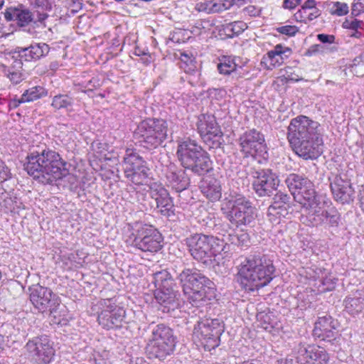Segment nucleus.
<instances>
[{
    "label": "nucleus",
    "mask_w": 364,
    "mask_h": 364,
    "mask_svg": "<svg viewBox=\"0 0 364 364\" xmlns=\"http://www.w3.org/2000/svg\"><path fill=\"white\" fill-rule=\"evenodd\" d=\"M318 122L304 115L290 122L287 138L294 152L304 159H316L323 153V138Z\"/></svg>",
    "instance_id": "1"
},
{
    "label": "nucleus",
    "mask_w": 364,
    "mask_h": 364,
    "mask_svg": "<svg viewBox=\"0 0 364 364\" xmlns=\"http://www.w3.org/2000/svg\"><path fill=\"white\" fill-rule=\"evenodd\" d=\"M275 271L269 255L260 252L250 255L239 266L238 281L245 291H254L269 284Z\"/></svg>",
    "instance_id": "2"
},
{
    "label": "nucleus",
    "mask_w": 364,
    "mask_h": 364,
    "mask_svg": "<svg viewBox=\"0 0 364 364\" xmlns=\"http://www.w3.org/2000/svg\"><path fill=\"white\" fill-rule=\"evenodd\" d=\"M188 301L198 306L214 295V283L196 269L185 268L177 276Z\"/></svg>",
    "instance_id": "3"
},
{
    "label": "nucleus",
    "mask_w": 364,
    "mask_h": 364,
    "mask_svg": "<svg viewBox=\"0 0 364 364\" xmlns=\"http://www.w3.org/2000/svg\"><path fill=\"white\" fill-rule=\"evenodd\" d=\"M176 155L184 168L190 169L198 176L212 170L208 154L196 141L189 138L178 142Z\"/></svg>",
    "instance_id": "4"
},
{
    "label": "nucleus",
    "mask_w": 364,
    "mask_h": 364,
    "mask_svg": "<svg viewBox=\"0 0 364 364\" xmlns=\"http://www.w3.org/2000/svg\"><path fill=\"white\" fill-rule=\"evenodd\" d=\"M222 210L226 218L237 228L252 227L257 218L256 208L252 203L241 194H230L223 201Z\"/></svg>",
    "instance_id": "5"
},
{
    "label": "nucleus",
    "mask_w": 364,
    "mask_h": 364,
    "mask_svg": "<svg viewBox=\"0 0 364 364\" xmlns=\"http://www.w3.org/2000/svg\"><path fill=\"white\" fill-rule=\"evenodd\" d=\"M176 337L173 330L168 326L161 323L154 326L148 340L146 351L149 358L164 360L171 355L176 348Z\"/></svg>",
    "instance_id": "6"
},
{
    "label": "nucleus",
    "mask_w": 364,
    "mask_h": 364,
    "mask_svg": "<svg viewBox=\"0 0 364 364\" xmlns=\"http://www.w3.org/2000/svg\"><path fill=\"white\" fill-rule=\"evenodd\" d=\"M168 124L162 119L147 118L138 124L134 134L141 146L154 149L162 144L167 137Z\"/></svg>",
    "instance_id": "7"
},
{
    "label": "nucleus",
    "mask_w": 364,
    "mask_h": 364,
    "mask_svg": "<svg viewBox=\"0 0 364 364\" xmlns=\"http://www.w3.org/2000/svg\"><path fill=\"white\" fill-rule=\"evenodd\" d=\"M154 279L156 286L158 287L154 296L160 305V309L164 313L172 315L180 306V294L173 289V280L166 271L156 273Z\"/></svg>",
    "instance_id": "8"
},
{
    "label": "nucleus",
    "mask_w": 364,
    "mask_h": 364,
    "mask_svg": "<svg viewBox=\"0 0 364 364\" xmlns=\"http://www.w3.org/2000/svg\"><path fill=\"white\" fill-rule=\"evenodd\" d=\"M129 242L143 252H157L163 247L161 234L151 225L135 223Z\"/></svg>",
    "instance_id": "9"
},
{
    "label": "nucleus",
    "mask_w": 364,
    "mask_h": 364,
    "mask_svg": "<svg viewBox=\"0 0 364 364\" xmlns=\"http://www.w3.org/2000/svg\"><path fill=\"white\" fill-rule=\"evenodd\" d=\"M185 245L191 257L206 267L215 260L217 250L214 247L216 239L212 235L195 233L184 240Z\"/></svg>",
    "instance_id": "10"
},
{
    "label": "nucleus",
    "mask_w": 364,
    "mask_h": 364,
    "mask_svg": "<svg viewBox=\"0 0 364 364\" xmlns=\"http://www.w3.org/2000/svg\"><path fill=\"white\" fill-rule=\"evenodd\" d=\"M285 183L294 199L303 205L306 210L321 196L316 194L314 184L307 178L296 173L289 174Z\"/></svg>",
    "instance_id": "11"
},
{
    "label": "nucleus",
    "mask_w": 364,
    "mask_h": 364,
    "mask_svg": "<svg viewBox=\"0 0 364 364\" xmlns=\"http://www.w3.org/2000/svg\"><path fill=\"white\" fill-rule=\"evenodd\" d=\"M125 177L136 185H141L149 177L150 168L147 163L134 150L127 149L123 160Z\"/></svg>",
    "instance_id": "12"
},
{
    "label": "nucleus",
    "mask_w": 364,
    "mask_h": 364,
    "mask_svg": "<svg viewBox=\"0 0 364 364\" xmlns=\"http://www.w3.org/2000/svg\"><path fill=\"white\" fill-rule=\"evenodd\" d=\"M326 204L323 198L321 196L306 210L309 221L312 226L321 225H327L332 228L338 226L341 220L338 211L333 207L326 209Z\"/></svg>",
    "instance_id": "13"
},
{
    "label": "nucleus",
    "mask_w": 364,
    "mask_h": 364,
    "mask_svg": "<svg viewBox=\"0 0 364 364\" xmlns=\"http://www.w3.org/2000/svg\"><path fill=\"white\" fill-rule=\"evenodd\" d=\"M24 348L35 364H49L55 356V349L47 336H36L28 340Z\"/></svg>",
    "instance_id": "14"
},
{
    "label": "nucleus",
    "mask_w": 364,
    "mask_h": 364,
    "mask_svg": "<svg viewBox=\"0 0 364 364\" xmlns=\"http://www.w3.org/2000/svg\"><path fill=\"white\" fill-rule=\"evenodd\" d=\"M98 306L100 312L97 321L102 328L109 330L121 326L125 311L116 304L114 298L101 299L98 302Z\"/></svg>",
    "instance_id": "15"
},
{
    "label": "nucleus",
    "mask_w": 364,
    "mask_h": 364,
    "mask_svg": "<svg viewBox=\"0 0 364 364\" xmlns=\"http://www.w3.org/2000/svg\"><path fill=\"white\" fill-rule=\"evenodd\" d=\"M44 155L45 172L41 177V183L52 184L68 174L67 164L58 152L44 148Z\"/></svg>",
    "instance_id": "16"
},
{
    "label": "nucleus",
    "mask_w": 364,
    "mask_h": 364,
    "mask_svg": "<svg viewBox=\"0 0 364 364\" xmlns=\"http://www.w3.org/2000/svg\"><path fill=\"white\" fill-rule=\"evenodd\" d=\"M30 301L41 312L55 313L60 306L59 297L49 288L36 284L29 288Z\"/></svg>",
    "instance_id": "17"
},
{
    "label": "nucleus",
    "mask_w": 364,
    "mask_h": 364,
    "mask_svg": "<svg viewBox=\"0 0 364 364\" xmlns=\"http://www.w3.org/2000/svg\"><path fill=\"white\" fill-rule=\"evenodd\" d=\"M253 189L259 197L270 196L277 191L279 179L271 169H259L252 173Z\"/></svg>",
    "instance_id": "18"
},
{
    "label": "nucleus",
    "mask_w": 364,
    "mask_h": 364,
    "mask_svg": "<svg viewBox=\"0 0 364 364\" xmlns=\"http://www.w3.org/2000/svg\"><path fill=\"white\" fill-rule=\"evenodd\" d=\"M198 133L205 143L212 141L213 147H220L223 134L218 126L215 116L203 114L199 116L197 122Z\"/></svg>",
    "instance_id": "19"
},
{
    "label": "nucleus",
    "mask_w": 364,
    "mask_h": 364,
    "mask_svg": "<svg viewBox=\"0 0 364 364\" xmlns=\"http://www.w3.org/2000/svg\"><path fill=\"white\" fill-rule=\"evenodd\" d=\"M240 151L245 157L266 153L264 136L255 129L244 132L239 138Z\"/></svg>",
    "instance_id": "20"
},
{
    "label": "nucleus",
    "mask_w": 364,
    "mask_h": 364,
    "mask_svg": "<svg viewBox=\"0 0 364 364\" xmlns=\"http://www.w3.org/2000/svg\"><path fill=\"white\" fill-rule=\"evenodd\" d=\"M195 333L200 336L212 348L219 345L220 337L224 331V326L219 319H210L198 322L197 326L194 328Z\"/></svg>",
    "instance_id": "21"
},
{
    "label": "nucleus",
    "mask_w": 364,
    "mask_h": 364,
    "mask_svg": "<svg viewBox=\"0 0 364 364\" xmlns=\"http://www.w3.org/2000/svg\"><path fill=\"white\" fill-rule=\"evenodd\" d=\"M166 184L176 193L186 191L190 185V178L186 171L170 163L165 170Z\"/></svg>",
    "instance_id": "22"
},
{
    "label": "nucleus",
    "mask_w": 364,
    "mask_h": 364,
    "mask_svg": "<svg viewBox=\"0 0 364 364\" xmlns=\"http://www.w3.org/2000/svg\"><path fill=\"white\" fill-rule=\"evenodd\" d=\"M26 160L23 164L24 170L28 175L41 183V177L45 172L44 149L31 151L27 155Z\"/></svg>",
    "instance_id": "23"
},
{
    "label": "nucleus",
    "mask_w": 364,
    "mask_h": 364,
    "mask_svg": "<svg viewBox=\"0 0 364 364\" xmlns=\"http://www.w3.org/2000/svg\"><path fill=\"white\" fill-rule=\"evenodd\" d=\"M50 51V47L44 43H33L26 48L16 47L15 48L13 58L14 60H21L30 62L38 60L41 58L46 56Z\"/></svg>",
    "instance_id": "24"
},
{
    "label": "nucleus",
    "mask_w": 364,
    "mask_h": 364,
    "mask_svg": "<svg viewBox=\"0 0 364 364\" xmlns=\"http://www.w3.org/2000/svg\"><path fill=\"white\" fill-rule=\"evenodd\" d=\"M151 196L156 203V208L165 216L169 217L173 213V204L168 191L161 184L152 183L150 185Z\"/></svg>",
    "instance_id": "25"
},
{
    "label": "nucleus",
    "mask_w": 364,
    "mask_h": 364,
    "mask_svg": "<svg viewBox=\"0 0 364 364\" xmlns=\"http://www.w3.org/2000/svg\"><path fill=\"white\" fill-rule=\"evenodd\" d=\"M331 189L336 201L345 204L353 200L354 190L349 181L337 176L331 183Z\"/></svg>",
    "instance_id": "26"
},
{
    "label": "nucleus",
    "mask_w": 364,
    "mask_h": 364,
    "mask_svg": "<svg viewBox=\"0 0 364 364\" xmlns=\"http://www.w3.org/2000/svg\"><path fill=\"white\" fill-rule=\"evenodd\" d=\"M337 321L329 315L318 317L315 323L314 333L322 340L331 341L336 338Z\"/></svg>",
    "instance_id": "27"
},
{
    "label": "nucleus",
    "mask_w": 364,
    "mask_h": 364,
    "mask_svg": "<svg viewBox=\"0 0 364 364\" xmlns=\"http://www.w3.org/2000/svg\"><path fill=\"white\" fill-rule=\"evenodd\" d=\"M4 16L7 21H16L19 27L27 26L33 20L31 11L21 4L7 7Z\"/></svg>",
    "instance_id": "28"
},
{
    "label": "nucleus",
    "mask_w": 364,
    "mask_h": 364,
    "mask_svg": "<svg viewBox=\"0 0 364 364\" xmlns=\"http://www.w3.org/2000/svg\"><path fill=\"white\" fill-rule=\"evenodd\" d=\"M307 364H328L329 355L327 351L319 346L311 345L301 350Z\"/></svg>",
    "instance_id": "29"
},
{
    "label": "nucleus",
    "mask_w": 364,
    "mask_h": 364,
    "mask_svg": "<svg viewBox=\"0 0 364 364\" xmlns=\"http://www.w3.org/2000/svg\"><path fill=\"white\" fill-rule=\"evenodd\" d=\"M314 273L313 277L315 281L319 282L318 287L321 292L332 291L336 288L337 279L326 269L316 267Z\"/></svg>",
    "instance_id": "30"
},
{
    "label": "nucleus",
    "mask_w": 364,
    "mask_h": 364,
    "mask_svg": "<svg viewBox=\"0 0 364 364\" xmlns=\"http://www.w3.org/2000/svg\"><path fill=\"white\" fill-rule=\"evenodd\" d=\"M289 48H285L281 44L277 45L273 50H269L262 58V64H264L267 69L280 66L284 62L283 55L286 52H289Z\"/></svg>",
    "instance_id": "31"
},
{
    "label": "nucleus",
    "mask_w": 364,
    "mask_h": 364,
    "mask_svg": "<svg viewBox=\"0 0 364 364\" xmlns=\"http://www.w3.org/2000/svg\"><path fill=\"white\" fill-rule=\"evenodd\" d=\"M201 192L209 200L216 201L222 196V188L218 179L213 177H208L200 186Z\"/></svg>",
    "instance_id": "32"
},
{
    "label": "nucleus",
    "mask_w": 364,
    "mask_h": 364,
    "mask_svg": "<svg viewBox=\"0 0 364 364\" xmlns=\"http://www.w3.org/2000/svg\"><path fill=\"white\" fill-rule=\"evenodd\" d=\"M346 311L350 314H356L364 309V292L356 291L343 300Z\"/></svg>",
    "instance_id": "33"
},
{
    "label": "nucleus",
    "mask_w": 364,
    "mask_h": 364,
    "mask_svg": "<svg viewBox=\"0 0 364 364\" xmlns=\"http://www.w3.org/2000/svg\"><path fill=\"white\" fill-rule=\"evenodd\" d=\"M23 63L21 60H14L11 66L0 64V71L7 77L13 85H17L24 80L21 73Z\"/></svg>",
    "instance_id": "34"
},
{
    "label": "nucleus",
    "mask_w": 364,
    "mask_h": 364,
    "mask_svg": "<svg viewBox=\"0 0 364 364\" xmlns=\"http://www.w3.org/2000/svg\"><path fill=\"white\" fill-rule=\"evenodd\" d=\"M290 196L281 191L277 192L274 198L272 205L268 208L269 215H284L287 213L289 207Z\"/></svg>",
    "instance_id": "35"
},
{
    "label": "nucleus",
    "mask_w": 364,
    "mask_h": 364,
    "mask_svg": "<svg viewBox=\"0 0 364 364\" xmlns=\"http://www.w3.org/2000/svg\"><path fill=\"white\" fill-rule=\"evenodd\" d=\"M74 99L68 94H58L52 98L50 106L54 110L72 112Z\"/></svg>",
    "instance_id": "36"
},
{
    "label": "nucleus",
    "mask_w": 364,
    "mask_h": 364,
    "mask_svg": "<svg viewBox=\"0 0 364 364\" xmlns=\"http://www.w3.org/2000/svg\"><path fill=\"white\" fill-rule=\"evenodd\" d=\"M247 28L246 23L243 21H234L225 25L223 31L228 38H232L241 34Z\"/></svg>",
    "instance_id": "37"
},
{
    "label": "nucleus",
    "mask_w": 364,
    "mask_h": 364,
    "mask_svg": "<svg viewBox=\"0 0 364 364\" xmlns=\"http://www.w3.org/2000/svg\"><path fill=\"white\" fill-rule=\"evenodd\" d=\"M23 100L26 102H33L47 95V91L41 86H35L23 93Z\"/></svg>",
    "instance_id": "38"
},
{
    "label": "nucleus",
    "mask_w": 364,
    "mask_h": 364,
    "mask_svg": "<svg viewBox=\"0 0 364 364\" xmlns=\"http://www.w3.org/2000/svg\"><path fill=\"white\" fill-rule=\"evenodd\" d=\"M321 12L319 9L316 8L314 10L311 9H299L295 14L294 16L297 21L300 22L306 23L307 21H312L318 18L321 15Z\"/></svg>",
    "instance_id": "39"
},
{
    "label": "nucleus",
    "mask_w": 364,
    "mask_h": 364,
    "mask_svg": "<svg viewBox=\"0 0 364 364\" xmlns=\"http://www.w3.org/2000/svg\"><path fill=\"white\" fill-rule=\"evenodd\" d=\"M352 72L357 75H363L364 74V53L360 54L359 56L355 58L351 66Z\"/></svg>",
    "instance_id": "40"
},
{
    "label": "nucleus",
    "mask_w": 364,
    "mask_h": 364,
    "mask_svg": "<svg viewBox=\"0 0 364 364\" xmlns=\"http://www.w3.org/2000/svg\"><path fill=\"white\" fill-rule=\"evenodd\" d=\"M330 13L338 16L346 15L348 13V4L339 1L334 2L331 8Z\"/></svg>",
    "instance_id": "41"
},
{
    "label": "nucleus",
    "mask_w": 364,
    "mask_h": 364,
    "mask_svg": "<svg viewBox=\"0 0 364 364\" xmlns=\"http://www.w3.org/2000/svg\"><path fill=\"white\" fill-rule=\"evenodd\" d=\"M236 64L230 60H225L218 65V70L220 74L229 75L236 70Z\"/></svg>",
    "instance_id": "42"
},
{
    "label": "nucleus",
    "mask_w": 364,
    "mask_h": 364,
    "mask_svg": "<svg viewBox=\"0 0 364 364\" xmlns=\"http://www.w3.org/2000/svg\"><path fill=\"white\" fill-rule=\"evenodd\" d=\"M229 236L230 241L237 246L247 245L250 240L249 235L247 232H242L240 234L235 235H230Z\"/></svg>",
    "instance_id": "43"
},
{
    "label": "nucleus",
    "mask_w": 364,
    "mask_h": 364,
    "mask_svg": "<svg viewBox=\"0 0 364 364\" xmlns=\"http://www.w3.org/2000/svg\"><path fill=\"white\" fill-rule=\"evenodd\" d=\"M276 31L282 35L291 37L294 36L299 32V29L296 26L286 25L277 28Z\"/></svg>",
    "instance_id": "44"
},
{
    "label": "nucleus",
    "mask_w": 364,
    "mask_h": 364,
    "mask_svg": "<svg viewBox=\"0 0 364 364\" xmlns=\"http://www.w3.org/2000/svg\"><path fill=\"white\" fill-rule=\"evenodd\" d=\"M11 176V171L5 163L0 159V183H2Z\"/></svg>",
    "instance_id": "45"
},
{
    "label": "nucleus",
    "mask_w": 364,
    "mask_h": 364,
    "mask_svg": "<svg viewBox=\"0 0 364 364\" xmlns=\"http://www.w3.org/2000/svg\"><path fill=\"white\" fill-rule=\"evenodd\" d=\"M364 12V0H354L352 4L351 14L357 16Z\"/></svg>",
    "instance_id": "46"
},
{
    "label": "nucleus",
    "mask_w": 364,
    "mask_h": 364,
    "mask_svg": "<svg viewBox=\"0 0 364 364\" xmlns=\"http://www.w3.org/2000/svg\"><path fill=\"white\" fill-rule=\"evenodd\" d=\"M212 1H206L196 4V9L200 12L210 14Z\"/></svg>",
    "instance_id": "47"
},
{
    "label": "nucleus",
    "mask_w": 364,
    "mask_h": 364,
    "mask_svg": "<svg viewBox=\"0 0 364 364\" xmlns=\"http://www.w3.org/2000/svg\"><path fill=\"white\" fill-rule=\"evenodd\" d=\"M301 2V0H284L282 7L285 9H294Z\"/></svg>",
    "instance_id": "48"
},
{
    "label": "nucleus",
    "mask_w": 364,
    "mask_h": 364,
    "mask_svg": "<svg viewBox=\"0 0 364 364\" xmlns=\"http://www.w3.org/2000/svg\"><path fill=\"white\" fill-rule=\"evenodd\" d=\"M318 40L323 43H333L335 41V36L333 35L321 33L317 35Z\"/></svg>",
    "instance_id": "49"
},
{
    "label": "nucleus",
    "mask_w": 364,
    "mask_h": 364,
    "mask_svg": "<svg viewBox=\"0 0 364 364\" xmlns=\"http://www.w3.org/2000/svg\"><path fill=\"white\" fill-rule=\"evenodd\" d=\"M344 23L348 24L347 26L352 30H358L361 28V26L363 24V21L358 19H353L350 22L346 21Z\"/></svg>",
    "instance_id": "50"
},
{
    "label": "nucleus",
    "mask_w": 364,
    "mask_h": 364,
    "mask_svg": "<svg viewBox=\"0 0 364 364\" xmlns=\"http://www.w3.org/2000/svg\"><path fill=\"white\" fill-rule=\"evenodd\" d=\"M223 6H221V1H212V5L210 8L211 13H219L223 11Z\"/></svg>",
    "instance_id": "51"
},
{
    "label": "nucleus",
    "mask_w": 364,
    "mask_h": 364,
    "mask_svg": "<svg viewBox=\"0 0 364 364\" xmlns=\"http://www.w3.org/2000/svg\"><path fill=\"white\" fill-rule=\"evenodd\" d=\"M316 0H306L304 4L302 5L301 9H311L314 10L316 9Z\"/></svg>",
    "instance_id": "52"
},
{
    "label": "nucleus",
    "mask_w": 364,
    "mask_h": 364,
    "mask_svg": "<svg viewBox=\"0 0 364 364\" xmlns=\"http://www.w3.org/2000/svg\"><path fill=\"white\" fill-rule=\"evenodd\" d=\"M26 101L23 100V95L19 99H13L9 102L10 109L17 108L21 103H25Z\"/></svg>",
    "instance_id": "53"
},
{
    "label": "nucleus",
    "mask_w": 364,
    "mask_h": 364,
    "mask_svg": "<svg viewBox=\"0 0 364 364\" xmlns=\"http://www.w3.org/2000/svg\"><path fill=\"white\" fill-rule=\"evenodd\" d=\"M233 5L232 0L221 1V6H223V11L230 9Z\"/></svg>",
    "instance_id": "54"
},
{
    "label": "nucleus",
    "mask_w": 364,
    "mask_h": 364,
    "mask_svg": "<svg viewBox=\"0 0 364 364\" xmlns=\"http://www.w3.org/2000/svg\"><path fill=\"white\" fill-rule=\"evenodd\" d=\"M245 10L247 11V12L249 14H250L252 16H256V15L258 14V11L257 10L255 6H249L245 8Z\"/></svg>",
    "instance_id": "55"
},
{
    "label": "nucleus",
    "mask_w": 364,
    "mask_h": 364,
    "mask_svg": "<svg viewBox=\"0 0 364 364\" xmlns=\"http://www.w3.org/2000/svg\"><path fill=\"white\" fill-rule=\"evenodd\" d=\"M241 364H262L259 360L257 359H250L247 360H245Z\"/></svg>",
    "instance_id": "56"
},
{
    "label": "nucleus",
    "mask_w": 364,
    "mask_h": 364,
    "mask_svg": "<svg viewBox=\"0 0 364 364\" xmlns=\"http://www.w3.org/2000/svg\"><path fill=\"white\" fill-rule=\"evenodd\" d=\"M49 68L53 71H55V70H58V68H59L58 62H57V61L51 62L50 65H49Z\"/></svg>",
    "instance_id": "57"
},
{
    "label": "nucleus",
    "mask_w": 364,
    "mask_h": 364,
    "mask_svg": "<svg viewBox=\"0 0 364 364\" xmlns=\"http://www.w3.org/2000/svg\"><path fill=\"white\" fill-rule=\"evenodd\" d=\"M360 207L364 211V186L363 191H360Z\"/></svg>",
    "instance_id": "58"
},
{
    "label": "nucleus",
    "mask_w": 364,
    "mask_h": 364,
    "mask_svg": "<svg viewBox=\"0 0 364 364\" xmlns=\"http://www.w3.org/2000/svg\"><path fill=\"white\" fill-rule=\"evenodd\" d=\"M181 60L184 61L185 63H186L188 61V60L190 59L188 55L185 53H181Z\"/></svg>",
    "instance_id": "59"
},
{
    "label": "nucleus",
    "mask_w": 364,
    "mask_h": 364,
    "mask_svg": "<svg viewBox=\"0 0 364 364\" xmlns=\"http://www.w3.org/2000/svg\"><path fill=\"white\" fill-rule=\"evenodd\" d=\"M48 17V14H41L38 16V21L42 22L43 21H44L46 18H47Z\"/></svg>",
    "instance_id": "60"
},
{
    "label": "nucleus",
    "mask_w": 364,
    "mask_h": 364,
    "mask_svg": "<svg viewBox=\"0 0 364 364\" xmlns=\"http://www.w3.org/2000/svg\"><path fill=\"white\" fill-rule=\"evenodd\" d=\"M355 33L352 34L353 36H355L356 38H360L363 36L362 32L359 31L358 30H354Z\"/></svg>",
    "instance_id": "61"
},
{
    "label": "nucleus",
    "mask_w": 364,
    "mask_h": 364,
    "mask_svg": "<svg viewBox=\"0 0 364 364\" xmlns=\"http://www.w3.org/2000/svg\"><path fill=\"white\" fill-rule=\"evenodd\" d=\"M4 5V0H0V9L2 8Z\"/></svg>",
    "instance_id": "62"
},
{
    "label": "nucleus",
    "mask_w": 364,
    "mask_h": 364,
    "mask_svg": "<svg viewBox=\"0 0 364 364\" xmlns=\"http://www.w3.org/2000/svg\"><path fill=\"white\" fill-rule=\"evenodd\" d=\"M4 337L0 335V343L3 341Z\"/></svg>",
    "instance_id": "63"
},
{
    "label": "nucleus",
    "mask_w": 364,
    "mask_h": 364,
    "mask_svg": "<svg viewBox=\"0 0 364 364\" xmlns=\"http://www.w3.org/2000/svg\"><path fill=\"white\" fill-rule=\"evenodd\" d=\"M319 46L318 45H315L314 46L311 47V48H316V47H318Z\"/></svg>",
    "instance_id": "64"
}]
</instances>
